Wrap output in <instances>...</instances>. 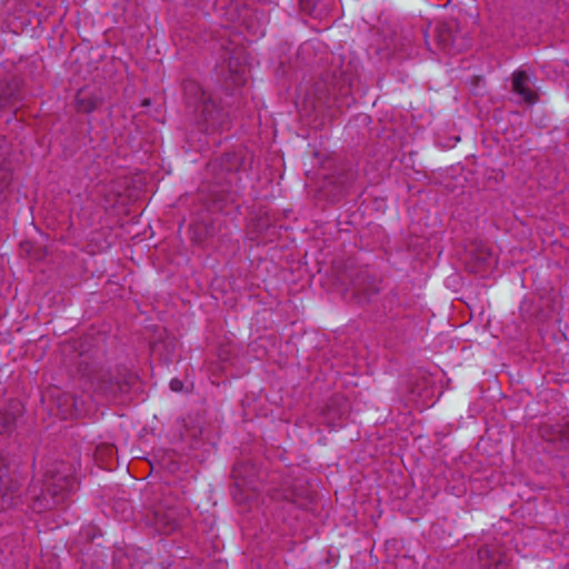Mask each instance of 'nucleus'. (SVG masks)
<instances>
[{
    "instance_id": "f257e3e1",
    "label": "nucleus",
    "mask_w": 569,
    "mask_h": 569,
    "mask_svg": "<svg viewBox=\"0 0 569 569\" xmlns=\"http://www.w3.org/2000/svg\"><path fill=\"white\" fill-rule=\"evenodd\" d=\"M528 82L529 78L525 71L518 70L512 74L513 91L521 96L525 101L533 103L538 100V94L531 90Z\"/></svg>"
},
{
    "instance_id": "f03ea898",
    "label": "nucleus",
    "mask_w": 569,
    "mask_h": 569,
    "mask_svg": "<svg viewBox=\"0 0 569 569\" xmlns=\"http://www.w3.org/2000/svg\"><path fill=\"white\" fill-rule=\"evenodd\" d=\"M451 38L452 33L448 28L439 29L438 39L442 43L443 49L448 50L449 52H452Z\"/></svg>"
},
{
    "instance_id": "7ed1b4c3",
    "label": "nucleus",
    "mask_w": 569,
    "mask_h": 569,
    "mask_svg": "<svg viewBox=\"0 0 569 569\" xmlns=\"http://www.w3.org/2000/svg\"><path fill=\"white\" fill-rule=\"evenodd\" d=\"M78 108H79V110H81L83 112H90L96 108V103L92 99L79 100Z\"/></svg>"
},
{
    "instance_id": "20e7f679",
    "label": "nucleus",
    "mask_w": 569,
    "mask_h": 569,
    "mask_svg": "<svg viewBox=\"0 0 569 569\" xmlns=\"http://www.w3.org/2000/svg\"><path fill=\"white\" fill-rule=\"evenodd\" d=\"M170 386H171V389L174 390V391H180L182 389L181 381H179L177 379L172 380Z\"/></svg>"
},
{
    "instance_id": "39448f33",
    "label": "nucleus",
    "mask_w": 569,
    "mask_h": 569,
    "mask_svg": "<svg viewBox=\"0 0 569 569\" xmlns=\"http://www.w3.org/2000/svg\"><path fill=\"white\" fill-rule=\"evenodd\" d=\"M64 402L70 405L71 407L73 406V399L71 397H69V396L64 397Z\"/></svg>"
},
{
    "instance_id": "423d86ee",
    "label": "nucleus",
    "mask_w": 569,
    "mask_h": 569,
    "mask_svg": "<svg viewBox=\"0 0 569 569\" xmlns=\"http://www.w3.org/2000/svg\"><path fill=\"white\" fill-rule=\"evenodd\" d=\"M63 417H68L72 415V410H66L62 412Z\"/></svg>"
},
{
    "instance_id": "0eeeda50",
    "label": "nucleus",
    "mask_w": 569,
    "mask_h": 569,
    "mask_svg": "<svg viewBox=\"0 0 569 569\" xmlns=\"http://www.w3.org/2000/svg\"><path fill=\"white\" fill-rule=\"evenodd\" d=\"M0 471L2 472V476H7V469L6 468L1 469Z\"/></svg>"
}]
</instances>
